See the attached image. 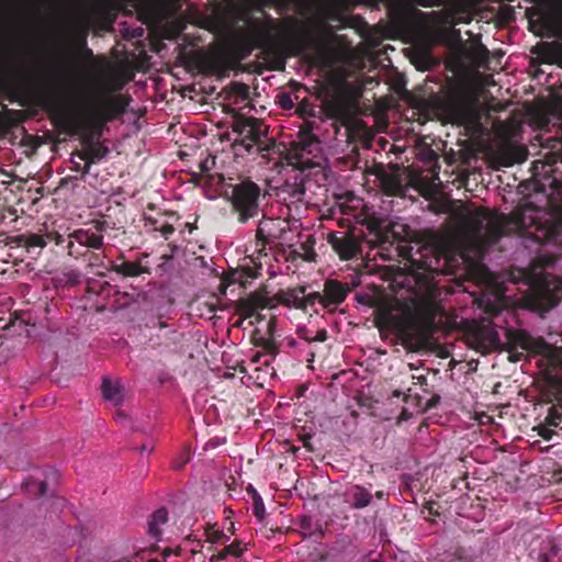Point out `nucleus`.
<instances>
[{
    "mask_svg": "<svg viewBox=\"0 0 562 562\" xmlns=\"http://www.w3.org/2000/svg\"><path fill=\"white\" fill-rule=\"evenodd\" d=\"M227 548H232V551H229V555L238 558L243 553V549L237 543H232L227 546Z\"/></svg>",
    "mask_w": 562,
    "mask_h": 562,
    "instance_id": "4be33fe9",
    "label": "nucleus"
},
{
    "mask_svg": "<svg viewBox=\"0 0 562 562\" xmlns=\"http://www.w3.org/2000/svg\"><path fill=\"white\" fill-rule=\"evenodd\" d=\"M168 521V512L166 508H159L153 513L148 521L149 536L158 541L161 537V527Z\"/></svg>",
    "mask_w": 562,
    "mask_h": 562,
    "instance_id": "9d476101",
    "label": "nucleus"
},
{
    "mask_svg": "<svg viewBox=\"0 0 562 562\" xmlns=\"http://www.w3.org/2000/svg\"><path fill=\"white\" fill-rule=\"evenodd\" d=\"M541 436L546 439H550L549 431L541 432Z\"/></svg>",
    "mask_w": 562,
    "mask_h": 562,
    "instance_id": "2f4dec72",
    "label": "nucleus"
},
{
    "mask_svg": "<svg viewBox=\"0 0 562 562\" xmlns=\"http://www.w3.org/2000/svg\"><path fill=\"white\" fill-rule=\"evenodd\" d=\"M260 357H261L260 355H257V356L254 358V361H255V362H258Z\"/></svg>",
    "mask_w": 562,
    "mask_h": 562,
    "instance_id": "72a5a7b5",
    "label": "nucleus"
},
{
    "mask_svg": "<svg viewBox=\"0 0 562 562\" xmlns=\"http://www.w3.org/2000/svg\"><path fill=\"white\" fill-rule=\"evenodd\" d=\"M349 289L336 280L326 281L324 285L325 307L335 308L344 302Z\"/></svg>",
    "mask_w": 562,
    "mask_h": 562,
    "instance_id": "6e6552de",
    "label": "nucleus"
},
{
    "mask_svg": "<svg viewBox=\"0 0 562 562\" xmlns=\"http://www.w3.org/2000/svg\"><path fill=\"white\" fill-rule=\"evenodd\" d=\"M151 450H153V447L147 448L146 445L142 446V451H149L150 452Z\"/></svg>",
    "mask_w": 562,
    "mask_h": 562,
    "instance_id": "7c9ffc66",
    "label": "nucleus"
},
{
    "mask_svg": "<svg viewBox=\"0 0 562 562\" xmlns=\"http://www.w3.org/2000/svg\"><path fill=\"white\" fill-rule=\"evenodd\" d=\"M108 154V149L100 146H90L87 150L79 154V157L86 161L83 166V173H88L91 164L102 159Z\"/></svg>",
    "mask_w": 562,
    "mask_h": 562,
    "instance_id": "ddd939ff",
    "label": "nucleus"
},
{
    "mask_svg": "<svg viewBox=\"0 0 562 562\" xmlns=\"http://www.w3.org/2000/svg\"><path fill=\"white\" fill-rule=\"evenodd\" d=\"M235 131L243 137L238 143L235 144L236 150L244 148L245 151L251 153L257 146L261 132L258 130V122L254 119L246 120L237 123Z\"/></svg>",
    "mask_w": 562,
    "mask_h": 562,
    "instance_id": "39448f33",
    "label": "nucleus"
},
{
    "mask_svg": "<svg viewBox=\"0 0 562 562\" xmlns=\"http://www.w3.org/2000/svg\"><path fill=\"white\" fill-rule=\"evenodd\" d=\"M299 331H300V336L303 339H305L307 341H314L313 340V336L310 335V333H308V330L306 328H300Z\"/></svg>",
    "mask_w": 562,
    "mask_h": 562,
    "instance_id": "a878e982",
    "label": "nucleus"
},
{
    "mask_svg": "<svg viewBox=\"0 0 562 562\" xmlns=\"http://www.w3.org/2000/svg\"><path fill=\"white\" fill-rule=\"evenodd\" d=\"M114 271L126 277H136L142 274L145 270L137 262L125 261L121 265H116Z\"/></svg>",
    "mask_w": 562,
    "mask_h": 562,
    "instance_id": "dca6fc26",
    "label": "nucleus"
},
{
    "mask_svg": "<svg viewBox=\"0 0 562 562\" xmlns=\"http://www.w3.org/2000/svg\"><path fill=\"white\" fill-rule=\"evenodd\" d=\"M259 196L260 188L255 182L244 181L233 188L231 202L239 223H246L259 214Z\"/></svg>",
    "mask_w": 562,
    "mask_h": 562,
    "instance_id": "f03ea898",
    "label": "nucleus"
},
{
    "mask_svg": "<svg viewBox=\"0 0 562 562\" xmlns=\"http://www.w3.org/2000/svg\"><path fill=\"white\" fill-rule=\"evenodd\" d=\"M289 345L293 347V346H295V341L292 340L289 342Z\"/></svg>",
    "mask_w": 562,
    "mask_h": 562,
    "instance_id": "f704fd0d",
    "label": "nucleus"
},
{
    "mask_svg": "<svg viewBox=\"0 0 562 562\" xmlns=\"http://www.w3.org/2000/svg\"><path fill=\"white\" fill-rule=\"evenodd\" d=\"M74 169H75L76 171H80V170H82V171H83V168H81V167H80V164H78V162H75V167H74Z\"/></svg>",
    "mask_w": 562,
    "mask_h": 562,
    "instance_id": "c756f323",
    "label": "nucleus"
},
{
    "mask_svg": "<svg viewBox=\"0 0 562 562\" xmlns=\"http://www.w3.org/2000/svg\"><path fill=\"white\" fill-rule=\"evenodd\" d=\"M188 460H189V458H188V456H187V457L184 458V460H183L181 463H179V464H177V465H176V468H177V469L182 468V467H183V464H184L186 462H188Z\"/></svg>",
    "mask_w": 562,
    "mask_h": 562,
    "instance_id": "c85d7f7f",
    "label": "nucleus"
},
{
    "mask_svg": "<svg viewBox=\"0 0 562 562\" xmlns=\"http://www.w3.org/2000/svg\"><path fill=\"white\" fill-rule=\"evenodd\" d=\"M254 513H255L256 517L259 520L263 519V517H265V505H263V502H262V499H261V497L259 495H256V497H255Z\"/></svg>",
    "mask_w": 562,
    "mask_h": 562,
    "instance_id": "6ab92c4d",
    "label": "nucleus"
},
{
    "mask_svg": "<svg viewBox=\"0 0 562 562\" xmlns=\"http://www.w3.org/2000/svg\"><path fill=\"white\" fill-rule=\"evenodd\" d=\"M102 394L106 401L112 402L115 405L121 404L123 401V392L121 386L116 383H113L109 379L103 380Z\"/></svg>",
    "mask_w": 562,
    "mask_h": 562,
    "instance_id": "4468645a",
    "label": "nucleus"
},
{
    "mask_svg": "<svg viewBox=\"0 0 562 562\" xmlns=\"http://www.w3.org/2000/svg\"><path fill=\"white\" fill-rule=\"evenodd\" d=\"M351 494H352V506L355 508H364L372 501L371 493L367 488L359 486V485H356L352 488Z\"/></svg>",
    "mask_w": 562,
    "mask_h": 562,
    "instance_id": "2eb2a0df",
    "label": "nucleus"
},
{
    "mask_svg": "<svg viewBox=\"0 0 562 562\" xmlns=\"http://www.w3.org/2000/svg\"><path fill=\"white\" fill-rule=\"evenodd\" d=\"M424 266H425V269H432L430 265H428L427 262H424Z\"/></svg>",
    "mask_w": 562,
    "mask_h": 562,
    "instance_id": "473e14b6",
    "label": "nucleus"
},
{
    "mask_svg": "<svg viewBox=\"0 0 562 562\" xmlns=\"http://www.w3.org/2000/svg\"><path fill=\"white\" fill-rule=\"evenodd\" d=\"M229 551H232V548H227V546H226L217 554H213L209 559V562H220V561L224 560L227 555H229Z\"/></svg>",
    "mask_w": 562,
    "mask_h": 562,
    "instance_id": "412c9836",
    "label": "nucleus"
},
{
    "mask_svg": "<svg viewBox=\"0 0 562 562\" xmlns=\"http://www.w3.org/2000/svg\"><path fill=\"white\" fill-rule=\"evenodd\" d=\"M103 245V236L97 227L80 228L68 235V254L71 257L85 255L86 249H100Z\"/></svg>",
    "mask_w": 562,
    "mask_h": 562,
    "instance_id": "7ed1b4c3",
    "label": "nucleus"
},
{
    "mask_svg": "<svg viewBox=\"0 0 562 562\" xmlns=\"http://www.w3.org/2000/svg\"><path fill=\"white\" fill-rule=\"evenodd\" d=\"M232 91L241 100H247L249 97V87L245 83L234 82L232 85Z\"/></svg>",
    "mask_w": 562,
    "mask_h": 562,
    "instance_id": "a211bd4d",
    "label": "nucleus"
},
{
    "mask_svg": "<svg viewBox=\"0 0 562 562\" xmlns=\"http://www.w3.org/2000/svg\"><path fill=\"white\" fill-rule=\"evenodd\" d=\"M304 293L305 288L291 289L281 291L277 294L276 299L283 305L304 310Z\"/></svg>",
    "mask_w": 562,
    "mask_h": 562,
    "instance_id": "1a4fd4ad",
    "label": "nucleus"
},
{
    "mask_svg": "<svg viewBox=\"0 0 562 562\" xmlns=\"http://www.w3.org/2000/svg\"><path fill=\"white\" fill-rule=\"evenodd\" d=\"M498 159L503 166L509 167L516 162L525 161L527 159V151L520 147H508L498 154Z\"/></svg>",
    "mask_w": 562,
    "mask_h": 562,
    "instance_id": "9b49d317",
    "label": "nucleus"
},
{
    "mask_svg": "<svg viewBox=\"0 0 562 562\" xmlns=\"http://www.w3.org/2000/svg\"><path fill=\"white\" fill-rule=\"evenodd\" d=\"M327 338V333L325 329H321L316 333L315 336H313L314 341H325Z\"/></svg>",
    "mask_w": 562,
    "mask_h": 562,
    "instance_id": "b1692460",
    "label": "nucleus"
},
{
    "mask_svg": "<svg viewBox=\"0 0 562 562\" xmlns=\"http://www.w3.org/2000/svg\"><path fill=\"white\" fill-rule=\"evenodd\" d=\"M248 276H250V277H255V273H252V272H250V271H249V272H248Z\"/></svg>",
    "mask_w": 562,
    "mask_h": 562,
    "instance_id": "e433bc0d",
    "label": "nucleus"
},
{
    "mask_svg": "<svg viewBox=\"0 0 562 562\" xmlns=\"http://www.w3.org/2000/svg\"><path fill=\"white\" fill-rule=\"evenodd\" d=\"M289 231V222L283 218L263 216L259 222L257 236L266 243L284 239Z\"/></svg>",
    "mask_w": 562,
    "mask_h": 562,
    "instance_id": "20e7f679",
    "label": "nucleus"
},
{
    "mask_svg": "<svg viewBox=\"0 0 562 562\" xmlns=\"http://www.w3.org/2000/svg\"><path fill=\"white\" fill-rule=\"evenodd\" d=\"M46 235H50L49 241H55L57 245L64 243V238L58 233H47Z\"/></svg>",
    "mask_w": 562,
    "mask_h": 562,
    "instance_id": "393cba45",
    "label": "nucleus"
},
{
    "mask_svg": "<svg viewBox=\"0 0 562 562\" xmlns=\"http://www.w3.org/2000/svg\"><path fill=\"white\" fill-rule=\"evenodd\" d=\"M50 239V235H41L27 233L19 236V243L21 246L25 247L29 251L34 248L43 249Z\"/></svg>",
    "mask_w": 562,
    "mask_h": 562,
    "instance_id": "f8f14e48",
    "label": "nucleus"
},
{
    "mask_svg": "<svg viewBox=\"0 0 562 562\" xmlns=\"http://www.w3.org/2000/svg\"><path fill=\"white\" fill-rule=\"evenodd\" d=\"M10 493L9 492H3V493H0V502L1 501H4L7 497H9Z\"/></svg>",
    "mask_w": 562,
    "mask_h": 562,
    "instance_id": "cd10ccee",
    "label": "nucleus"
},
{
    "mask_svg": "<svg viewBox=\"0 0 562 562\" xmlns=\"http://www.w3.org/2000/svg\"><path fill=\"white\" fill-rule=\"evenodd\" d=\"M325 295L324 293L321 294L319 292H313V293H310V294H305L304 293V310L307 308V306H312L314 305L315 303H319L321 305H323L325 307Z\"/></svg>",
    "mask_w": 562,
    "mask_h": 562,
    "instance_id": "f3484780",
    "label": "nucleus"
},
{
    "mask_svg": "<svg viewBox=\"0 0 562 562\" xmlns=\"http://www.w3.org/2000/svg\"><path fill=\"white\" fill-rule=\"evenodd\" d=\"M220 537H222V533H218L217 531H216V532L209 533V540H210L211 542L216 541Z\"/></svg>",
    "mask_w": 562,
    "mask_h": 562,
    "instance_id": "bb28decb",
    "label": "nucleus"
},
{
    "mask_svg": "<svg viewBox=\"0 0 562 562\" xmlns=\"http://www.w3.org/2000/svg\"><path fill=\"white\" fill-rule=\"evenodd\" d=\"M274 305L272 299L262 294H251L245 300H241L238 304V313L244 318L257 316L259 311L265 308H272Z\"/></svg>",
    "mask_w": 562,
    "mask_h": 562,
    "instance_id": "423d86ee",
    "label": "nucleus"
},
{
    "mask_svg": "<svg viewBox=\"0 0 562 562\" xmlns=\"http://www.w3.org/2000/svg\"><path fill=\"white\" fill-rule=\"evenodd\" d=\"M279 104L282 109L291 110L294 103L288 93H282L279 98Z\"/></svg>",
    "mask_w": 562,
    "mask_h": 562,
    "instance_id": "aec40b11",
    "label": "nucleus"
},
{
    "mask_svg": "<svg viewBox=\"0 0 562 562\" xmlns=\"http://www.w3.org/2000/svg\"><path fill=\"white\" fill-rule=\"evenodd\" d=\"M328 241L342 259L355 257L359 250L358 243L352 237L339 236L333 233L329 235Z\"/></svg>",
    "mask_w": 562,
    "mask_h": 562,
    "instance_id": "0eeeda50",
    "label": "nucleus"
},
{
    "mask_svg": "<svg viewBox=\"0 0 562 562\" xmlns=\"http://www.w3.org/2000/svg\"><path fill=\"white\" fill-rule=\"evenodd\" d=\"M92 112H93V111H92L91 109H89L88 114H89V115H92Z\"/></svg>",
    "mask_w": 562,
    "mask_h": 562,
    "instance_id": "c9c22d12",
    "label": "nucleus"
},
{
    "mask_svg": "<svg viewBox=\"0 0 562 562\" xmlns=\"http://www.w3.org/2000/svg\"><path fill=\"white\" fill-rule=\"evenodd\" d=\"M519 210L510 216L487 210L462 206L456 211L454 226L446 236V245L464 261L482 259L485 250L503 235L522 233L533 224V218Z\"/></svg>",
    "mask_w": 562,
    "mask_h": 562,
    "instance_id": "f257e3e1",
    "label": "nucleus"
},
{
    "mask_svg": "<svg viewBox=\"0 0 562 562\" xmlns=\"http://www.w3.org/2000/svg\"><path fill=\"white\" fill-rule=\"evenodd\" d=\"M159 231H160L161 235L167 239L169 237V235H171L173 233L175 229H173L172 225L166 224V225H162Z\"/></svg>",
    "mask_w": 562,
    "mask_h": 562,
    "instance_id": "5701e85b",
    "label": "nucleus"
}]
</instances>
